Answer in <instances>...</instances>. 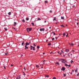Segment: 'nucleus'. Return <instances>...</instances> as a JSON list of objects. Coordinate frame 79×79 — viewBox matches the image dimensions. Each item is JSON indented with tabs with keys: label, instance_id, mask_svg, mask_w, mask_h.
I'll list each match as a JSON object with an SVG mask.
<instances>
[{
	"label": "nucleus",
	"instance_id": "f257e3e1",
	"mask_svg": "<svg viewBox=\"0 0 79 79\" xmlns=\"http://www.w3.org/2000/svg\"><path fill=\"white\" fill-rule=\"evenodd\" d=\"M31 28H27V32H29V31H31Z\"/></svg>",
	"mask_w": 79,
	"mask_h": 79
},
{
	"label": "nucleus",
	"instance_id": "f03ea898",
	"mask_svg": "<svg viewBox=\"0 0 79 79\" xmlns=\"http://www.w3.org/2000/svg\"><path fill=\"white\" fill-rule=\"evenodd\" d=\"M30 44V43H28L27 42L25 44V46H27V45H29Z\"/></svg>",
	"mask_w": 79,
	"mask_h": 79
},
{
	"label": "nucleus",
	"instance_id": "7ed1b4c3",
	"mask_svg": "<svg viewBox=\"0 0 79 79\" xmlns=\"http://www.w3.org/2000/svg\"><path fill=\"white\" fill-rule=\"evenodd\" d=\"M44 30L45 29H44V28H41L40 29V31H44Z\"/></svg>",
	"mask_w": 79,
	"mask_h": 79
},
{
	"label": "nucleus",
	"instance_id": "20e7f679",
	"mask_svg": "<svg viewBox=\"0 0 79 79\" xmlns=\"http://www.w3.org/2000/svg\"><path fill=\"white\" fill-rule=\"evenodd\" d=\"M65 66H69V67H70V64L68 65V64H65Z\"/></svg>",
	"mask_w": 79,
	"mask_h": 79
},
{
	"label": "nucleus",
	"instance_id": "39448f33",
	"mask_svg": "<svg viewBox=\"0 0 79 79\" xmlns=\"http://www.w3.org/2000/svg\"><path fill=\"white\" fill-rule=\"evenodd\" d=\"M61 70H62V71H64V70H65V68L64 67H62L61 69Z\"/></svg>",
	"mask_w": 79,
	"mask_h": 79
},
{
	"label": "nucleus",
	"instance_id": "423d86ee",
	"mask_svg": "<svg viewBox=\"0 0 79 79\" xmlns=\"http://www.w3.org/2000/svg\"><path fill=\"white\" fill-rule=\"evenodd\" d=\"M25 50H26V49H28V47H27V46H25Z\"/></svg>",
	"mask_w": 79,
	"mask_h": 79
},
{
	"label": "nucleus",
	"instance_id": "0eeeda50",
	"mask_svg": "<svg viewBox=\"0 0 79 79\" xmlns=\"http://www.w3.org/2000/svg\"><path fill=\"white\" fill-rule=\"evenodd\" d=\"M16 79H21V77H18Z\"/></svg>",
	"mask_w": 79,
	"mask_h": 79
},
{
	"label": "nucleus",
	"instance_id": "6e6552de",
	"mask_svg": "<svg viewBox=\"0 0 79 79\" xmlns=\"http://www.w3.org/2000/svg\"><path fill=\"white\" fill-rule=\"evenodd\" d=\"M45 77H49V75H45Z\"/></svg>",
	"mask_w": 79,
	"mask_h": 79
},
{
	"label": "nucleus",
	"instance_id": "1a4fd4ad",
	"mask_svg": "<svg viewBox=\"0 0 79 79\" xmlns=\"http://www.w3.org/2000/svg\"><path fill=\"white\" fill-rule=\"evenodd\" d=\"M65 52L68 53V52H69V50L68 49H66L65 50Z\"/></svg>",
	"mask_w": 79,
	"mask_h": 79
},
{
	"label": "nucleus",
	"instance_id": "9d476101",
	"mask_svg": "<svg viewBox=\"0 0 79 79\" xmlns=\"http://www.w3.org/2000/svg\"><path fill=\"white\" fill-rule=\"evenodd\" d=\"M69 45H72V46H73L74 44H70L69 43Z\"/></svg>",
	"mask_w": 79,
	"mask_h": 79
},
{
	"label": "nucleus",
	"instance_id": "9b49d317",
	"mask_svg": "<svg viewBox=\"0 0 79 79\" xmlns=\"http://www.w3.org/2000/svg\"><path fill=\"white\" fill-rule=\"evenodd\" d=\"M9 15V16H10V15H11V12H9L8 13Z\"/></svg>",
	"mask_w": 79,
	"mask_h": 79
},
{
	"label": "nucleus",
	"instance_id": "f8f14e48",
	"mask_svg": "<svg viewBox=\"0 0 79 79\" xmlns=\"http://www.w3.org/2000/svg\"><path fill=\"white\" fill-rule=\"evenodd\" d=\"M24 41H23V42L22 43V46H23V45H24Z\"/></svg>",
	"mask_w": 79,
	"mask_h": 79
},
{
	"label": "nucleus",
	"instance_id": "ddd939ff",
	"mask_svg": "<svg viewBox=\"0 0 79 79\" xmlns=\"http://www.w3.org/2000/svg\"><path fill=\"white\" fill-rule=\"evenodd\" d=\"M55 64H59V63L58 62H56Z\"/></svg>",
	"mask_w": 79,
	"mask_h": 79
},
{
	"label": "nucleus",
	"instance_id": "4468645a",
	"mask_svg": "<svg viewBox=\"0 0 79 79\" xmlns=\"http://www.w3.org/2000/svg\"><path fill=\"white\" fill-rule=\"evenodd\" d=\"M60 60H62V61H65V60L64 59H60Z\"/></svg>",
	"mask_w": 79,
	"mask_h": 79
},
{
	"label": "nucleus",
	"instance_id": "2eb2a0df",
	"mask_svg": "<svg viewBox=\"0 0 79 79\" xmlns=\"http://www.w3.org/2000/svg\"><path fill=\"white\" fill-rule=\"evenodd\" d=\"M14 26H15V25H16V22H14Z\"/></svg>",
	"mask_w": 79,
	"mask_h": 79
},
{
	"label": "nucleus",
	"instance_id": "dca6fc26",
	"mask_svg": "<svg viewBox=\"0 0 79 79\" xmlns=\"http://www.w3.org/2000/svg\"><path fill=\"white\" fill-rule=\"evenodd\" d=\"M55 20H56V17H54V18L53 19V21H55Z\"/></svg>",
	"mask_w": 79,
	"mask_h": 79
},
{
	"label": "nucleus",
	"instance_id": "f3484780",
	"mask_svg": "<svg viewBox=\"0 0 79 79\" xmlns=\"http://www.w3.org/2000/svg\"><path fill=\"white\" fill-rule=\"evenodd\" d=\"M30 47L31 48V50H32V48L33 47L32 46H31Z\"/></svg>",
	"mask_w": 79,
	"mask_h": 79
},
{
	"label": "nucleus",
	"instance_id": "a211bd4d",
	"mask_svg": "<svg viewBox=\"0 0 79 79\" xmlns=\"http://www.w3.org/2000/svg\"><path fill=\"white\" fill-rule=\"evenodd\" d=\"M38 21H40V20H41V19L40 18H38Z\"/></svg>",
	"mask_w": 79,
	"mask_h": 79
},
{
	"label": "nucleus",
	"instance_id": "6ab92c4d",
	"mask_svg": "<svg viewBox=\"0 0 79 79\" xmlns=\"http://www.w3.org/2000/svg\"><path fill=\"white\" fill-rule=\"evenodd\" d=\"M37 48L39 49V48H40V46H37Z\"/></svg>",
	"mask_w": 79,
	"mask_h": 79
},
{
	"label": "nucleus",
	"instance_id": "aec40b11",
	"mask_svg": "<svg viewBox=\"0 0 79 79\" xmlns=\"http://www.w3.org/2000/svg\"><path fill=\"white\" fill-rule=\"evenodd\" d=\"M7 53H8V52H6L5 53V55H7Z\"/></svg>",
	"mask_w": 79,
	"mask_h": 79
},
{
	"label": "nucleus",
	"instance_id": "412c9836",
	"mask_svg": "<svg viewBox=\"0 0 79 79\" xmlns=\"http://www.w3.org/2000/svg\"><path fill=\"white\" fill-rule=\"evenodd\" d=\"M61 19H64V17H61Z\"/></svg>",
	"mask_w": 79,
	"mask_h": 79
},
{
	"label": "nucleus",
	"instance_id": "4be33fe9",
	"mask_svg": "<svg viewBox=\"0 0 79 79\" xmlns=\"http://www.w3.org/2000/svg\"><path fill=\"white\" fill-rule=\"evenodd\" d=\"M31 24L32 25V26H34V23H31Z\"/></svg>",
	"mask_w": 79,
	"mask_h": 79
},
{
	"label": "nucleus",
	"instance_id": "5701e85b",
	"mask_svg": "<svg viewBox=\"0 0 79 79\" xmlns=\"http://www.w3.org/2000/svg\"><path fill=\"white\" fill-rule=\"evenodd\" d=\"M65 33H63V36H65Z\"/></svg>",
	"mask_w": 79,
	"mask_h": 79
},
{
	"label": "nucleus",
	"instance_id": "b1692460",
	"mask_svg": "<svg viewBox=\"0 0 79 79\" xmlns=\"http://www.w3.org/2000/svg\"><path fill=\"white\" fill-rule=\"evenodd\" d=\"M22 22H24H24H25V20H24V19L22 20Z\"/></svg>",
	"mask_w": 79,
	"mask_h": 79
},
{
	"label": "nucleus",
	"instance_id": "393cba45",
	"mask_svg": "<svg viewBox=\"0 0 79 79\" xmlns=\"http://www.w3.org/2000/svg\"><path fill=\"white\" fill-rule=\"evenodd\" d=\"M33 50H35V47H33Z\"/></svg>",
	"mask_w": 79,
	"mask_h": 79
},
{
	"label": "nucleus",
	"instance_id": "a878e982",
	"mask_svg": "<svg viewBox=\"0 0 79 79\" xmlns=\"http://www.w3.org/2000/svg\"><path fill=\"white\" fill-rule=\"evenodd\" d=\"M70 53H71V52H70L68 54V56H70V55H69L70 54Z\"/></svg>",
	"mask_w": 79,
	"mask_h": 79
},
{
	"label": "nucleus",
	"instance_id": "bb28decb",
	"mask_svg": "<svg viewBox=\"0 0 79 79\" xmlns=\"http://www.w3.org/2000/svg\"><path fill=\"white\" fill-rule=\"evenodd\" d=\"M26 19L27 21H28L29 20V19H28L27 18H26Z\"/></svg>",
	"mask_w": 79,
	"mask_h": 79
},
{
	"label": "nucleus",
	"instance_id": "cd10ccee",
	"mask_svg": "<svg viewBox=\"0 0 79 79\" xmlns=\"http://www.w3.org/2000/svg\"><path fill=\"white\" fill-rule=\"evenodd\" d=\"M4 29H5V31H7V29L6 28H4Z\"/></svg>",
	"mask_w": 79,
	"mask_h": 79
},
{
	"label": "nucleus",
	"instance_id": "c85d7f7f",
	"mask_svg": "<svg viewBox=\"0 0 79 79\" xmlns=\"http://www.w3.org/2000/svg\"><path fill=\"white\" fill-rule=\"evenodd\" d=\"M36 67L39 68V66H38V65H36Z\"/></svg>",
	"mask_w": 79,
	"mask_h": 79
},
{
	"label": "nucleus",
	"instance_id": "c756f323",
	"mask_svg": "<svg viewBox=\"0 0 79 79\" xmlns=\"http://www.w3.org/2000/svg\"><path fill=\"white\" fill-rule=\"evenodd\" d=\"M48 45H51V43H49L48 44Z\"/></svg>",
	"mask_w": 79,
	"mask_h": 79
},
{
	"label": "nucleus",
	"instance_id": "7c9ffc66",
	"mask_svg": "<svg viewBox=\"0 0 79 79\" xmlns=\"http://www.w3.org/2000/svg\"><path fill=\"white\" fill-rule=\"evenodd\" d=\"M73 60H71V63H73Z\"/></svg>",
	"mask_w": 79,
	"mask_h": 79
},
{
	"label": "nucleus",
	"instance_id": "2f4dec72",
	"mask_svg": "<svg viewBox=\"0 0 79 79\" xmlns=\"http://www.w3.org/2000/svg\"><path fill=\"white\" fill-rule=\"evenodd\" d=\"M60 26H61L62 27H64V26L63 25H61Z\"/></svg>",
	"mask_w": 79,
	"mask_h": 79
},
{
	"label": "nucleus",
	"instance_id": "473e14b6",
	"mask_svg": "<svg viewBox=\"0 0 79 79\" xmlns=\"http://www.w3.org/2000/svg\"><path fill=\"white\" fill-rule=\"evenodd\" d=\"M33 45L35 46V47H36V45L34 44H33Z\"/></svg>",
	"mask_w": 79,
	"mask_h": 79
},
{
	"label": "nucleus",
	"instance_id": "72a5a7b5",
	"mask_svg": "<svg viewBox=\"0 0 79 79\" xmlns=\"http://www.w3.org/2000/svg\"><path fill=\"white\" fill-rule=\"evenodd\" d=\"M55 40V38H53L52 40Z\"/></svg>",
	"mask_w": 79,
	"mask_h": 79
},
{
	"label": "nucleus",
	"instance_id": "f704fd0d",
	"mask_svg": "<svg viewBox=\"0 0 79 79\" xmlns=\"http://www.w3.org/2000/svg\"><path fill=\"white\" fill-rule=\"evenodd\" d=\"M50 13H52V10H50Z\"/></svg>",
	"mask_w": 79,
	"mask_h": 79
},
{
	"label": "nucleus",
	"instance_id": "c9c22d12",
	"mask_svg": "<svg viewBox=\"0 0 79 79\" xmlns=\"http://www.w3.org/2000/svg\"><path fill=\"white\" fill-rule=\"evenodd\" d=\"M56 79V77H53V79Z\"/></svg>",
	"mask_w": 79,
	"mask_h": 79
},
{
	"label": "nucleus",
	"instance_id": "e433bc0d",
	"mask_svg": "<svg viewBox=\"0 0 79 79\" xmlns=\"http://www.w3.org/2000/svg\"><path fill=\"white\" fill-rule=\"evenodd\" d=\"M68 33L67 34V35H66V37H68Z\"/></svg>",
	"mask_w": 79,
	"mask_h": 79
},
{
	"label": "nucleus",
	"instance_id": "4c0bfd02",
	"mask_svg": "<svg viewBox=\"0 0 79 79\" xmlns=\"http://www.w3.org/2000/svg\"><path fill=\"white\" fill-rule=\"evenodd\" d=\"M43 64H45V62H44V60H43Z\"/></svg>",
	"mask_w": 79,
	"mask_h": 79
},
{
	"label": "nucleus",
	"instance_id": "58836bf2",
	"mask_svg": "<svg viewBox=\"0 0 79 79\" xmlns=\"http://www.w3.org/2000/svg\"><path fill=\"white\" fill-rule=\"evenodd\" d=\"M45 3H47V1H45Z\"/></svg>",
	"mask_w": 79,
	"mask_h": 79
},
{
	"label": "nucleus",
	"instance_id": "ea45409f",
	"mask_svg": "<svg viewBox=\"0 0 79 79\" xmlns=\"http://www.w3.org/2000/svg\"><path fill=\"white\" fill-rule=\"evenodd\" d=\"M64 76H66V75L65 74H64Z\"/></svg>",
	"mask_w": 79,
	"mask_h": 79
},
{
	"label": "nucleus",
	"instance_id": "a19ab883",
	"mask_svg": "<svg viewBox=\"0 0 79 79\" xmlns=\"http://www.w3.org/2000/svg\"><path fill=\"white\" fill-rule=\"evenodd\" d=\"M61 52H62V53H64V52L62 50H61Z\"/></svg>",
	"mask_w": 79,
	"mask_h": 79
},
{
	"label": "nucleus",
	"instance_id": "79ce46f5",
	"mask_svg": "<svg viewBox=\"0 0 79 79\" xmlns=\"http://www.w3.org/2000/svg\"><path fill=\"white\" fill-rule=\"evenodd\" d=\"M4 69H6V68H5V66H4Z\"/></svg>",
	"mask_w": 79,
	"mask_h": 79
},
{
	"label": "nucleus",
	"instance_id": "37998d69",
	"mask_svg": "<svg viewBox=\"0 0 79 79\" xmlns=\"http://www.w3.org/2000/svg\"><path fill=\"white\" fill-rule=\"evenodd\" d=\"M11 66H13V65H12V64H11Z\"/></svg>",
	"mask_w": 79,
	"mask_h": 79
},
{
	"label": "nucleus",
	"instance_id": "c03bdc74",
	"mask_svg": "<svg viewBox=\"0 0 79 79\" xmlns=\"http://www.w3.org/2000/svg\"><path fill=\"white\" fill-rule=\"evenodd\" d=\"M52 52H50V54H52Z\"/></svg>",
	"mask_w": 79,
	"mask_h": 79
},
{
	"label": "nucleus",
	"instance_id": "a18cd8bd",
	"mask_svg": "<svg viewBox=\"0 0 79 79\" xmlns=\"http://www.w3.org/2000/svg\"><path fill=\"white\" fill-rule=\"evenodd\" d=\"M72 51H73V52H75V51H74V50H73Z\"/></svg>",
	"mask_w": 79,
	"mask_h": 79
},
{
	"label": "nucleus",
	"instance_id": "49530a36",
	"mask_svg": "<svg viewBox=\"0 0 79 79\" xmlns=\"http://www.w3.org/2000/svg\"><path fill=\"white\" fill-rule=\"evenodd\" d=\"M61 54H62L61 52V53L60 54V55H61Z\"/></svg>",
	"mask_w": 79,
	"mask_h": 79
},
{
	"label": "nucleus",
	"instance_id": "de8ad7c7",
	"mask_svg": "<svg viewBox=\"0 0 79 79\" xmlns=\"http://www.w3.org/2000/svg\"><path fill=\"white\" fill-rule=\"evenodd\" d=\"M46 22H47V21H44V23H46Z\"/></svg>",
	"mask_w": 79,
	"mask_h": 79
},
{
	"label": "nucleus",
	"instance_id": "09e8293b",
	"mask_svg": "<svg viewBox=\"0 0 79 79\" xmlns=\"http://www.w3.org/2000/svg\"><path fill=\"white\" fill-rule=\"evenodd\" d=\"M14 29H15V31H16V29H15V28H14Z\"/></svg>",
	"mask_w": 79,
	"mask_h": 79
},
{
	"label": "nucleus",
	"instance_id": "8fccbe9b",
	"mask_svg": "<svg viewBox=\"0 0 79 79\" xmlns=\"http://www.w3.org/2000/svg\"><path fill=\"white\" fill-rule=\"evenodd\" d=\"M78 23H77V25H78Z\"/></svg>",
	"mask_w": 79,
	"mask_h": 79
},
{
	"label": "nucleus",
	"instance_id": "3c124183",
	"mask_svg": "<svg viewBox=\"0 0 79 79\" xmlns=\"http://www.w3.org/2000/svg\"><path fill=\"white\" fill-rule=\"evenodd\" d=\"M53 35H55V33H54L53 34Z\"/></svg>",
	"mask_w": 79,
	"mask_h": 79
},
{
	"label": "nucleus",
	"instance_id": "603ef678",
	"mask_svg": "<svg viewBox=\"0 0 79 79\" xmlns=\"http://www.w3.org/2000/svg\"><path fill=\"white\" fill-rule=\"evenodd\" d=\"M61 62L62 63H63V61L62 60Z\"/></svg>",
	"mask_w": 79,
	"mask_h": 79
},
{
	"label": "nucleus",
	"instance_id": "864d4df0",
	"mask_svg": "<svg viewBox=\"0 0 79 79\" xmlns=\"http://www.w3.org/2000/svg\"><path fill=\"white\" fill-rule=\"evenodd\" d=\"M70 55H71V56H72V55H73V54H70Z\"/></svg>",
	"mask_w": 79,
	"mask_h": 79
},
{
	"label": "nucleus",
	"instance_id": "5fc2aeb1",
	"mask_svg": "<svg viewBox=\"0 0 79 79\" xmlns=\"http://www.w3.org/2000/svg\"><path fill=\"white\" fill-rule=\"evenodd\" d=\"M63 63H65V62H63Z\"/></svg>",
	"mask_w": 79,
	"mask_h": 79
},
{
	"label": "nucleus",
	"instance_id": "6e6d98bb",
	"mask_svg": "<svg viewBox=\"0 0 79 79\" xmlns=\"http://www.w3.org/2000/svg\"><path fill=\"white\" fill-rule=\"evenodd\" d=\"M49 29H51V27H49Z\"/></svg>",
	"mask_w": 79,
	"mask_h": 79
},
{
	"label": "nucleus",
	"instance_id": "4d7b16f0",
	"mask_svg": "<svg viewBox=\"0 0 79 79\" xmlns=\"http://www.w3.org/2000/svg\"><path fill=\"white\" fill-rule=\"evenodd\" d=\"M44 54H45V53H43V55H44Z\"/></svg>",
	"mask_w": 79,
	"mask_h": 79
},
{
	"label": "nucleus",
	"instance_id": "13d9d810",
	"mask_svg": "<svg viewBox=\"0 0 79 79\" xmlns=\"http://www.w3.org/2000/svg\"><path fill=\"white\" fill-rule=\"evenodd\" d=\"M56 39H58V38L57 37H56Z\"/></svg>",
	"mask_w": 79,
	"mask_h": 79
},
{
	"label": "nucleus",
	"instance_id": "bf43d9fd",
	"mask_svg": "<svg viewBox=\"0 0 79 79\" xmlns=\"http://www.w3.org/2000/svg\"><path fill=\"white\" fill-rule=\"evenodd\" d=\"M57 53H59V54L60 53L59 52H57Z\"/></svg>",
	"mask_w": 79,
	"mask_h": 79
},
{
	"label": "nucleus",
	"instance_id": "052dcab7",
	"mask_svg": "<svg viewBox=\"0 0 79 79\" xmlns=\"http://www.w3.org/2000/svg\"><path fill=\"white\" fill-rule=\"evenodd\" d=\"M46 41L47 42H48V40H46Z\"/></svg>",
	"mask_w": 79,
	"mask_h": 79
},
{
	"label": "nucleus",
	"instance_id": "680f3d73",
	"mask_svg": "<svg viewBox=\"0 0 79 79\" xmlns=\"http://www.w3.org/2000/svg\"><path fill=\"white\" fill-rule=\"evenodd\" d=\"M76 71H77V70H75V72H76Z\"/></svg>",
	"mask_w": 79,
	"mask_h": 79
},
{
	"label": "nucleus",
	"instance_id": "e2e57ef3",
	"mask_svg": "<svg viewBox=\"0 0 79 79\" xmlns=\"http://www.w3.org/2000/svg\"><path fill=\"white\" fill-rule=\"evenodd\" d=\"M70 74H72V73H70Z\"/></svg>",
	"mask_w": 79,
	"mask_h": 79
},
{
	"label": "nucleus",
	"instance_id": "0e129e2a",
	"mask_svg": "<svg viewBox=\"0 0 79 79\" xmlns=\"http://www.w3.org/2000/svg\"><path fill=\"white\" fill-rule=\"evenodd\" d=\"M23 75H24V76H25V73H24V74H23Z\"/></svg>",
	"mask_w": 79,
	"mask_h": 79
},
{
	"label": "nucleus",
	"instance_id": "69168bd1",
	"mask_svg": "<svg viewBox=\"0 0 79 79\" xmlns=\"http://www.w3.org/2000/svg\"><path fill=\"white\" fill-rule=\"evenodd\" d=\"M79 45H78V47H79Z\"/></svg>",
	"mask_w": 79,
	"mask_h": 79
},
{
	"label": "nucleus",
	"instance_id": "338daca9",
	"mask_svg": "<svg viewBox=\"0 0 79 79\" xmlns=\"http://www.w3.org/2000/svg\"><path fill=\"white\" fill-rule=\"evenodd\" d=\"M24 69L26 70V69H25V68H24Z\"/></svg>",
	"mask_w": 79,
	"mask_h": 79
},
{
	"label": "nucleus",
	"instance_id": "774afa93",
	"mask_svg": "<svg viewBox=\"0 0 79 79\" xmlns=\"http://www.w3.org/2000/svg\"><path fill=\"white\" fill-rule=\"evenodd\" d=\"M41 68H43V67H41Z\"/></svg>",
	"mask_w": 79,
	"mask_h": 79
}]
</instances>
